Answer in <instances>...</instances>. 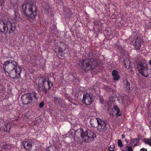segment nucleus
<instances>
[{"label": "nucleus", "mask_w": 151, "mask_h": 151, "mask_svg": "<svg viewBox=\"0 0 151 151\" xmlns=\"http://www.w3.org/2000/svg\"><path fill=\"white\" fill-rule=\"evenodd\" d=\"M5 72L13 79H17L20 77L22 68L18 65L14 60H9L5 62L3 64Z\"/></svg>", "instance_id": "f257e3e1"}, {"label": "nucleus", "mask_w": 151, "mask_h": 151, "mask_svg": "<svg viewBox=\"0 0 151 151\" xmlns=\"http://www.w3.org/2000/svg\"><path fill=\"white\" fill-rule=\"evenodd\" d=\"M22 12L28 20H33L37 15L36 8L31 4L28 3L22 6Z\"/></svg>", "instance_id": "f03ea898"}, {"label": "nucleus", "mask_w": 151, "mask_h": 151, "mask_svg": "<svg viewBox=\"0 0 151 151\" xmlns=\"http://www.w3.org/2000/svg\"><path fill=\"white\" fill-rule=\"evenodd\" d=\"M79 65L82 70L86 71L98 70L99 67L90 61L89 60L86 59L80 60Z\"/></svg>", "instance_id": "7ed1b4c3"}, {"label": "nucleus", "mask_w": 151, "mask_h": 151, "mask_svg": "<svg viewBox=\"0 0 151 151\" xmlns=\"http://www.w3.org/2000/svg\"><path fill=\"white\" fill-rule=\"evenodd\" d=\"M51 78L53 79V78H41L39 80L38 85L40 87L42 86L43 87L42 89V91L45 94L47 93V91L50 89L53 85V82H51Z\"/></svg>", "instance_id": "20e7f679"}, {"label": "nucleus", "mask_w": 151, "mask_h": 151, "mask_svg": "<svg viewBox=\"0 0 151 151\" xmlns=\"http://www.w3.org/2000/svg\"><path fill=\"white\" fill-rule=\"evenodd\" d=\"M80 132L81 137L82 138L84 141L86 143L93 141L94 138L96 137L94 132L89 129H87L84 131L82 129H81L80 130Z\"/></svg>", "instance_id": "39448f33"}, {"label": "nucleus", "mask_w": 151, "mask_h": 151, "mask_svg": "<svg viewBox=\"0 0 151 151\" xmlns=\"http://www.w3.org/2000/svg\"><path fill=\"white\" fill-rule=\"evenodd\" d=\"M146 62L144 60L139 61L137 63V67L139 72L142 76L147 77L150 75V71Z\"/></svg>", "instance_id": "423d86ee"}, {"label": "nucleus", "mask_w": 151, "mask_h": 151, "mask_svg": "<svg viewBox=\"0 0 151 151\" xmlns=\"http://www.w3.org/2000/svg\"><path fill=\"white\" fill-rule=\"evenodd\" d=\"M132 37L129 39L130 44L133 45L136 49H139L142 42L141 38L136 36L134 37V38Z\"/></svg>", "instance_id": "0eeeda50"}, {"label": "nucleus", "mask_w": 151, "mask_h": 151, "mask_svg": "<svg viewBox=\"0 0 151 151\" xmlns=\"http://www.w3.org/2000/svg\"><path fill=\"white\" fill-rule=\"evenodd\" d=\"M93 101V96L89 93H86L83 96L82 100V103L86 105H90L92 104Z\"/></svg>", "instance_id": "6e6552de"}, {"label": "nucleus", "mask_w": 151, "mask_h": 151, "mask_svg": "<svg viewBox=\"0 0 151 151\" xmlns=\"http://www.w3.org/2000/svg\"><path fill=\"white\" fill-rule=\"evenodd\" d=\"M100 121V122L97 127V130L100 132H104L107 129L106 125L108 122L106 121L101 119Z\"/></svg>", "instance_id": "1a4fd4ad"}, {"label": "nucleus", "mask_w": 151, "mask_h": 151, "mask_svg": "<svg viewBox=\"0 0 151 151\" xmlns=\"http://www.w3.org/2000/svg\"><path fill=\"white\" fill-rule=\"evenodd\" d=\"M95 54L92 52L86 53L85 56V59L89 60L90 61L99 66V65L97 62V60L95 58Z\"/></svg>", "instance_id": "9d476101"}, {"label": "nucleus", "mask_w": 151, "mask_h": 151, "mask_svg": "<svg viewBox=\"0 0 151 151\" xmlns=\"http://www.w3.org/2000/svg\"><path fill=\"white\" fill-rule=\"evenodd\" d=\"M10 127L9 124L6 125L3 119H0V131L8 133L10 130Z\"/></svg>", "instance_id": "9b49d317"}, {"label": "nucleus", "mask_w": 151, "mask_h": 151, "mask_svg": "<svg viewBox=\"0 0 151 151\" xmlns=\"http://www.w3.org/2000/svg\"><path fill=\"white\" fill-rule=\"evenodd\" d=\"M32 142L30 139H27L23 141L22 143V145L26 151H31L32 147Z\"/></svg>", "instance_id": "f8f14e48"}, {"label": "nucleus", "mask_w": 151, "mask_h": 151, "mask_svg": "<svg viewBox=\"0 0 151 151\" xmlns=\"http://www.w3.org/2000/svg\"><path fill=\"white\" fill-rule=\"evenodd\" d=\"M9 21L0 20V32L3 33H5Z\"/></svg>", "instance_id": "ddd939ff"}, {"label": "nucleus", "mask_w": 151, "mask_h": 151, "mask_svg": "<svg viewBox=\"0 0 151 151\" xmlns=\"http://www.w3.org/2000/svg\"><path fill=\"white\" fill-rule=\"evenodd\" d=\"M21 99L23 104L24 105H27L30 103L32 100L30 96L28 93H25L21 97Z\"/></svg>", "instance_id": "4468645a"}, {"label": "nucleus", "mask_w": 151, "mask_h": 151, "mask_svg": "<svg viewBox=\"0 0 151 151\" xmlns=\"http://www.w3.org/2000/svg\"><path fill=\"white\" fill-rule=\"evenodd\" d=\"M16 29L17 28L15 24L14 23H12L9 21L6 32L7 33L8 32L9 34L11 35L14 32Z\"/></svg>", "instance_id": "2eb2a0df"}, {"label": "nucleus", "mask_w": 151, "mask_h": 151, "mask_svg": "<svg viewBox=\"0 0 151 151\" xmlns=\"http://www.w3.org/2000/svg\"><path fill=\"white\" fill-rule=\"evenodd\" d=\"M101 119L99 118H92L90 121V124L92 127H96L99 123L100 120Z\"/></svg>", "instance_id": "dca6fc26"}, {"label": "nucleus", "mask_w": 151, "mask_h": 151, "mask_svg": "<svg viewBox=\"0 0 151 151\" xmlns=\"http://www.w3.org/2000/svg\"><path fill=\"white\" fill-rule=\"evenodd\" d=\"M123 63L126 68L129 69L131 67L132 64L129 59L127 58L124 59Z\"/></svg>", "instance_id": "f3484780"}, {"label": "nucleus", "mask_w": 151, "mask_h": 151, "mask_svg": "<svg viewBox=\"0 0 151 151\" xmlns=\"http://www.w3.org/2000/svg\"><path fill=\"white\" fill-rule=\"evenodd\" d=\"M28 93L30 95L32 101L37 100L39 97V94L36 93L35 91H32Z\"/></svg>", "instance_id": "a211bd4d"}, {"label": "nucleus", "mask_w": 151, "mask_h": 151, "mask_svg": "<svg viewBox=\"0 0 151 151\" xmlns=\"http://www.w3.org/2000/svg\"><path fill=\"white\" fill-rule=\"evenodd\" d=\"M112 74L114 77V81H118L119 80L120 76L119 75V72L116 70H114L112 71Z\"/></svg>", "instance_id": "6ab92c4d"}, {"label": "nucleus", "mask_w": 151, "mask_h": 151, "mask_svg": "<svg viewBox=\"0 0 151 151\" xmlns=\"http://www.w3.org/2000/svg\"><path fill=\"white\" fill-rule=\"evenodd\" d=\"M53 101L56 105L60 104L62 103V100L60 97H54L53 99Z\"/></svg>", "instance_id": "aec40b11"}, {"label": "nucleus", "mask_w": 151, "mask_h": 151, "mask_svg": "<svg viewBox=\"0 0 151 151\" xmlns=\"http://www.w3.org/2000/svg\"><path fill=\"white\" fill-rule=\"evenodd\" d=\"M139 142V138H135L132 140H131L130 143L132 145L135 146L138 144Z\"/></svg>", "instance_id": "412c9836"}, {"label": "nucleus", "mask_w": 151, "mask_h": 151, "mask_svg": "<svg viewBox=\"0 0 151 151\" xmlns=\"http://www.w3.org/2000/svg\"><path fill=\"white\" fill-rule=\"evenodd\" d=\"M114 110L116 111V116H120L122 115V113L120 109L117 106L114 105Z\"/></svg>", "instance_id": "4be33fe9"}, {"label": "nucleus", "mask_w": 151, "mask_h": 151, "mask_svg": "<svg viewBox=\"0 0 151 151\" xmlns=\"http://www.w3.org/2000/svg\"><path fill=\"white\" fill-rule=\"evenodd\" d=\"M46 151H56V148L55 146H50L46 148Z\"/></svg>", "instance_id": "5701e85b"}, {"label": "nucleus", "mask_w": 151, "mask_h": 151, "mask_svg": "<svg viewBox=\"0 0 151 151\" xmlns=\"http://www.w3.org/2000/svg\"><path fill=\"white\" fill-rule=\"evenodd\" d=\"M145 144H148L151 147V139L150 138H144L143 140Z\"/></svg>", "instance_id": "b1692460"}, {"label": "nucleus", "mask_w": 151, "mask_h": 151, "mask_svg": "<svg viewBox=\"0 0 151 151\" xmlns=\"http://www.w3.org/2000/svg\"><path fill=\"white\" fill-rule=\"evenodd\" d=\"M55 52L56 53L57 56L59 58H61L62 57H64V53L59 52H58L57 53L56 50H55Z\"/></svg>", "instance_id": "393cba45"}, {"label": "nucleus", "mask_w": 151, "mask_h": 151, "mask_svg": "<svg viewBox=\"0 0 151 151\" xmlns=\"http://www.w3.org/2000/svg\"><path fill=\"white\" fill-rule=\"evenodd\" d=\"M130 83L127 81L126 83L125 84V86L126 90H127V91H129L130 89Z\"/></svg>", "instance_id": "a878e982"}, {"label": "nucleus", "mask_w": 151, "mask_h": 151, "mask_svg": "<svg viewBox=\"0 0 151 151\" xmlns=\"http://www.w3.org/2000/svg\"><path fill=\"white\" fill-rule=\"evenodd\" d=\"M118 145L120 147H123V144L121 140L119 139L118 140Z\"/></svg>", "instance_id": "bb28decb"}, {"label": "nucleus", "mask_w": 151, "mask_h": 151, "mask_svg": "<svg viewBox=\"0 0 151 151\" xmlns=\"http://www.w3.org/2000/svg\"><path fill=\"white\" fill-rule=\"evenodd\" d=\"M44 104V103L43 101L41 102L39 104V107L40 109H42L43 107Z\"/></svg>", "instance_id": "cd10ccee"}, {"label": "nucleus", "mask_w": 151, "mask_h": 151, "mask_svg": "<svg viewBox=\"0 0 151 151\" xmlns=\"http://www.w3.org/2000/svg\"><path fill=\"white\" fill-rule=\"evenodd\" d=\"M114 145H110L108 148V149L109 151H113L114 149Z\"/></svg>", "instance_id": "c85d7f7f"}, {"label": "nucleus", "mask_w": 151, "mask_h": 151, "mask_svg": "<svg viewBox=\"0 0 151 151\" xmlns=\"http://www.w3.org/2000/svg\"><path fill=\"white\" fill-rule=\"evenodd\" d=\"M58 52L63 53V49L60 47H59L58 48Z\"/></svg>", "instance_id": "c756f323"}, {"label": "nucleus", "mask_w": 151, "mask_h": 151, "mask_svg": "<svg viewBox=\"0 0 151 151\" xmlns=\"http://www.w3.org/2000/svg\"><path fill=\"white\" fill-rule=\"evenodd\" d=\"M127 150L128 151H133L132 147L130 146L128 147V148H127Z\"/></svg>", "instance_id": "7c9ffc66"}, {"label": "nucleus", "mask_w": 151, "mask_h": 151, "mask_svg": "<svg viewBox=\"0 0 151 151\" xmlns=\"http://www.w3.org/2000/svg\"><path fill=\"white\" fill-rule=\"evenodd\" d=\"M73 14V13L71 12H70V11H69V13H68V17L69 18L71 17V16Z\"/></svg>", "instance_id": "2f4dec72"}, {"label": "nucleus", "mask_w": 151, "mask_h": 151, "mask_svg": "<svg viewBox=\"0 0 151 151\" xmlns=\"http://www.w3.org/2000/svg\"><path fill=\"white\" fill-rule=\"evenodd\" d=\"M127 147L123 148L122 149V151H127Z\"/></svg>", "instance_id": "473e14b6"}, {"label": "nucleus", "mask_w": 151, "mask_h": 151, "mask_svg": "<svg viewBox=\"0 0 151 151\" xmlns=\"http://www.w3.org/2000/svg\"><path fill=\"white\" fill-rule=\"evenodd\" d=\"M147 149H144V148H143L141 149L140 151H147Z\"/></svg>", "instance_id": "72a5a7b5"}, {"label": "nucleus", "mask_w": 151, "mask_h": 151, "mask_svg": "<svg viewBox=\"0 0 151 151\" xmlns=\"http://www.w3.org/2000/svg\"><path fill=\"white\" fill-rule=\"evenodd\" d=\"M125 138V136L123 134L122 135V139H124Z\"/></svg>", "instance_id": "f704fd0d"}, {"label": "nucleus", "mask_w": 151, "mask_h": 151, "mask_svg": "<svg viewBox=\"0 0 151 151\" xmlns=\"http://www.w3.org/2000/svg\"><path fill=\"white\" fill-rule=\"evenodd\" d=\"M2 2L1 1V0H0V6H1L2 5Z\"/></svg>", "instance_id": "c9c22d12"}, {"label": "nucleus", "mask_w": 151, "mask_h": 151, "mask_svg": "<svg viewBox=\"0 0 151 151\" xmlns=\"http://www.w3.org/2000/svg\"><path fill=\"white\" fill-rule=\"evenodd\" d=\"M52 26H53L54 28H55V27H56V25L55 24H53V25Z\"/></svg>", "instance_id": "e433bc0d"}, {"label": "nucleus", "mask_w": 151, "mask_h": 151, "mask_svg": "<svg viewBox=\"0 0 151 151\" xmlns=\"http://www.w3.org/2000/svg\"><path fill=\"white\" fill-rule=\"evenodd\" d=\"M149 64L151 65V60H150L149 61Z\"/></svg>", "instance_id": "4c0bfd02"}, {"label": "nucleus", "mask_w": 151, "mask_h": 151, "mask_svg": "<svg viewBox=\"0 0 151 151\" xmlns=\"http://www.w3.org/2000/svg\"><path fill=\"white\" fill-rule=\"evenodd\" d=\"M24 117H26V116H27V115H26V114H24Z\"/></svg>", "instance_id": "58836bf2"}, {"label": "nucleus", "mask_w": 151, "mask_h": 151, "mask_svg": "<svg viewBox=\"0 0 151 151\" xmlns=\"http://www.w3.org/2000/svg\"><path fill=\"white\" fill-rule=\"evenodd\" d=\"M140 135H138V137H139V136Z\"/></svg>", "instance_id": "ea45409f"}, {"label": "nucleus", "mask_w": 151, "mask_h": 151, "mask_svg": "<svg viewBox=\"0 0 151 151\" xmlns=\"http://www.w3.org/2000/svg\"><path fill=\"white\" fill-rule=\"evenodd\" d=\"M150 123L151 124V120L150 121Z\"/></svg>", "instance_id": "a19ab883"}]
</instances>
